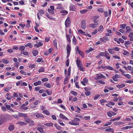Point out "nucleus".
<instances>
[{"label":"nucleus","mask_w":133,"mask_h":133,"mask_svg":"<svg viewBox=\"0 0 133 133\" xmlns=\"http://www.w3.org/2000/svg\"><path fill=\"white\" fill-rule=\"evenodd\" d=\"M80 121V119L78 118H74V119L71 120V121L69 122V124L72 125H78L79 124V123L77 122Z\"/></svg>","instance_id":"1"},{"label":"nucleus","mask_w":133,"mask_h":133,"mask_svg":"<svg viewBox=\"0 0 133 133\" xmlns=\"http://www.w3.org/2000/svg\"><path fill=\"white\" fill-rule=\"evenodd\" d=\"M18 116L25 118V121L28 123H29L30 121L28 117L27 116V114H26L22 112H19L18 113Z\"/></svg>","instance_id":"2"},{"label":"nucleus","mask_w":133,"mask_h":133,"mask_svg":"<svg viewBox=\"0 0 133 133\" xmlns=\"http://www.w3.org/2000/svg\"><path fill=\"white\" fill-rule=\"evenodd\" d=\"M70 18L68 17L66 19L65 22V25L66 27H69L70 26Z\"/></svg>","instance_id":"3"},{"label":"nucleus","mask_w":133,"mask_h":133,"mask_svg":"<svg viewBox=\"0 0 133 133\" xmlns=\"http://www.w3.org/2000/svg\"><path fill=\"white\" fill-rule=\"evenodd\" d=\"M81 27L82 29H85L86 27V22L84 20H83L81 23Z\"/></svg>","instance_id":"4"},{"label":"nucleus","mask_w":133,"mask_h":133,"mask_svg":"<svg viewBox=\"0 0 133 133\" xmlns=\"http://www.w3.org/2000/svg\"><path fill=\"white\" fill-rule=\"evenodd\" d=\"M111 11L110 10H109L108 11H106L104 12L105 16V17L108 16L111 14Z\"/></svg>","instance_id":"5"},{"label":"nucleus","mask_w":133,"mask_h":133,"mask_svg":"<svg viewBox=\"0 0 133 133\" xmlns=\"http://www.w3.org/2000/svg\"><path fill=\"white\" fill-rule=\"evenodd\" d=\"M97 77L98 78L97 79H100L102 78H105V77L103 76L102 74H97L96 75Z\"/></svg>","instance_id":"6"},{"label":"nucleus","mask_w":133,"mask_h":133,"mask_svg":"<svg viewBox=\"0 0 133 133\" xmlns=\"http://www.w3.org/2000/svg\"><path fill=\"white\" fill-rule=\"evenodd\" d=\"M71 50V48L70 45L68 44L66 46V50L67 54H69V53H70Z\"/></svg>","instance_id":"7"},{"label":"nucleus","mask_w":133,"mask_h":133,"mask_svg":"<svg viewBox=\"0 0 133 133\" xmlns=\"http://www.w3.org/2000/svg\"><path fill=\"white\" fill-rule=\"evenodd\" d=\"M60 117L62 119H65L66 120H68V119L65 116L62 114L61 113L59 115Z\"/></svg>","instance_id":"8"},{"label":"nucleus","mask_w":133,"mask_h":133,"mask_svg":"<svg viewBox=\"0 0 133 133\" xmlns=\"http://www.w3.org/2000/svg\"><path fill=\"white\" fill-rule=\"evenodd\" d=\"M34 116H35L36 117H42L44 118V116L41 114H35Z\"/></svg>","instance_id":"9"},{"label":"nucleus","mask_w":133,"mask_h":133,"mask_svg":"<svg viewBox=\"0 0 133 133\" xmlns=\"http://www.w3.org/2000/svg\"><path fill=\"white\" fill-rule=\"evenodd\" d=\"M125 85L124 84H122L121 85H116V87L119 89L125 87Z\"/></svg>","instance_id":"10"},{"label":"nucleus","mask_w":133,"mask_h":133,"mask_svg":"<svg viewBox=\"0 0 133 133\" xmlns=\"http://www.w3.org/2000/svg\"><path fill=\"white\" fill-rule=\"evenodd\" d=\"M15 128L12 125H10L9 126L8 129L10 131L13 130Z\"/></svg>","instance_id":"11"},{"label":"nucleus","mask_w":133,"mask_h":133,"mask_svg":"<svg viewBox=\"0 0 133 133\" xmlns=\"http://www.w3.org/2000/svg\"><path fill=\"white\" fill-rule=\"evenodd\" d=\"M115 104V103L109 101L108 104H106V105L108 107H110V106L107 105H114Z\"/></svg>","instance_id":"12"},{"label":"nucleus","mask_w":133,"mask_h":133,"mask_svg":"<svg viewBox=\"0 0 133 133\" xmlns=\"http://www.w3.org/2000/svg\"><path fill=\"white\" fill-rule=\"evenodd\" d=\"M98 25V23H96V24H90L89 25V26L90 27L94 28H95L96 26Z\"/></svg>","instance_id":"13"},{"label":"nucleus","mask_w":133,"mask_h":133,"mask_svg":"<svg viewBox=\"0 0 133 133\" xmlns=\"http://www.w3.org/2000/svg\"><path fill=\"white\" fill-rule=\"evenodd\" d=\"M107 51H105L104 52H100L98 54V55L99 56H105L107 53Z\"/></svg>","instance_id":"14"},{"label":"nucleus","mask_w":133,"mask_h":133,"mask_svg":"<svg viewBox=\"0 0 133 133\" xmlns=\"http://www.w3.org/2000/svg\"><path fill=\"white\" fill-rule=\"evenodd\" d=\"M17 124H20L21 125H26L27 123L22 121H19L18 122Z\"/></svg>","instance_id":"15"},{"label":"nucleus","mask_w":133,"mask_h":133,"mask_svg":"<svg viewBox=\"0 0 133 133\" xmlns=\"http://www.w3.org/2000/svg\"><path fill=\"white\" fill-rule=\"evenodd\" d=\"M53 124L52 123H49L44 124V125L48 127H52L53 126Z\"/></svg>","instance_id":"16"},{"label":"nucleus","mask_w":133,"mask_h":133,"mask_svg":"<svg viewBox=\"0 0 133 133\" xmlns=\"http://www.w3.org/2000/svg\"><path fill=\"white\" fill-rule=\"evenodd\" d=\"M69 78V77H66L65 78L64 81V84H66L68 83V80Z\"/></svg>","instance_id":"17"},{"label":"nucleus","mask_w":133,"mask_h":133,"mask_svg":"<svg viewBox=\"0 0 133 133\" xmlns=\"http://www.w3.org/2000/svg\"><path fill=\"white\" fill-rule=\"evenodd\" d=\"M25 46L26 47H29L30 48H31L33 47V45L31 43H28L26 44Z\"/></svg>","instance_id":"18"},{"label":"nucleus","mask_w":133,"mask_h":133,"mask_svg":"<svg viewBox=\"0 0 133 133\" xmlns=\"http://www.w3.org/2000/svg\"><path fill=\"white\" fill-rule=\"evenodd\" d=\"M78 32L79 34H81L84 35H85V32L81 29L78 30Z\"/></svg>","instance_id":"19"},{"label":"nucleus","mask_w":133,"mask_h":133,"mask_svg":"<svg viewBox=\"0 0 133 133\" xmlns=\"http://www.w3.org/2000/svg\"><path fill=\"white\" fill-rule=\"evenodd\" d=\"M123 124V122H116L114 123V124L115 125H120Z\"/></svg>","instance_id":"20"},{"label":"nucleus","mask_w":133,"mask_h":133,"mask_svg":"<svg viewBox=\"0 0 133 133\" xmlns=\"http://www.w3.org/2000/svg\"><path fill=\"white\" fill-rule=\"evenodd\" d=\"M39 12L37 13L39 14V15H41L42 14H44V11L42 10H39L38 11Z\"/></svg>","instance_id":"21"},{"label":"nucleus","mask_w":133,"mask_h":133,"mask_svg":"<svg viewBox=\"0 0 133 133\" xmlns=\"http://www.w3.org/2000/svg\"><path fill=\"white\" fill-rule=\"evenodd\" d=\"M81 61L79 60H78V59L76 60V64L77 66H79L81 65Z\"/></svg>","instance_id":"22"},{"label":"nucleus","mask_w":133,"mask_h":133,"mask_svg":"<svg viewBox=\"0 0 133 133\" xmlns=\"http://www.w3.org/2000/svg\"><path fill=\"white\" fill-rule=\"evenodd\" d=\"M72 42L73 44L75 45L76 44V40L74 36L73 38L72 39Z\"/></svg>","instance_id":"23"},{"label":"nucleus","mask_w":133,"mask_h":133,"mask_svg":"<svg viewBox=\"0 0 133 133\" xmlns=\"http://www.w3.org/2000/svg\"><path fill=\"white\" fill-rule=\"evenodd\" d=\"M32 53L34 56H36L38 54V51L36 50L33 51Z\"/></svg>","instance_id":"24"},{"label":"nucleus","mask_w":133,"mask_h":133,"mask_svg":"<svg viewBox=\"0 0 133 133\" xmlns=\"http://www.w3.org/2000/svg\"><path fill=\"white\" fill-rule=\"evenodd\" d=\"M43 113L47 115H50V112L49 111L47 110H45L43 111Z\"/></svg>","instance_id":"25"},{"label":"nucleus","mask_w":133,"mask_h":133,"mask_svg":"<svg viewBox=\"0 0 133 133\" xmlns=\"http://www.w3.org/2000/svg\"><path fill=\"white\" fill-rule=\"evenodd\" d=\"M126 29L127 30V32H129L131 30V29L130 27L129 26H127L126 27Z\"/></svg>","instance_id":"26"},{"label":"nucleus","mask_w":133,"mask_h":133,"mask_svg":"<svg viewBox=\"0 0 133 133\" xmlns=\"http://www.w3.org/2000/svg\"><path fill=\"white\" fill-rule=\"evenodd\" d=\"M105 131H110L112 132H114V130L110 128H108L106 129L105 130Z\"/></svg>","instance_id":"27"},{"label":"nucleus","mask_w":133,"mask_h":133,"mask_svg":"<svg viewBox=\"0 0 133 133\" xmlns=\"http://www.w3.org/2000/svg\"><path fill=\"white\" fill-rule=\"evenodd\" d=\"M66 37L68 42H71V40L70 39V35H66Z\"/></svg>","instance_id":"28"},{"label":"nucleus","mask_w":133,"mask_h":133,"mask_svg":"<svg viewBox=\"0 0 133 133\" xmlns=\"http://www.w3.org/2000/svg\"><path fill=\"white\" fill-rule=\"evenodd\" d=\"M78 53L80 55H81L82 58L84 57V53L83 51H79L78 52Z\"/></svg>","instance_id":"29"},{"label":"nucleus","mask_w":133,"mask_h":133,"mask_svg":"<svg viewBox=\"0 0 133 133\" xmlns=\"http://www.w3.org/2000/svg\"><path fill=\"white\" fill-rule=\"evenodd\" d=\"M44 71V68L43 67H42L38 70V72L40 73L41 72H43Z\"/></svg>","instance_id":"30"},{"label":"nucleus","mask_w":133,"mask_h":133,"mask_svg":"<svg viewBox=\"0 0 133 133\" xmlns=\"http://www.w3.org/2000/svg\"><path fill=\"white\" fill-rule=\"evenodd\" d=\"M106 69H108L111 70H114L113 68L110 66H107L106 67Z\"/></svg>","instance_id":"31"},{"label":"nucleus","mask_w":133,"mask_h":133,"mask_svg":"<svg viewBox=\"0 0 133 133\" xmlns=\"http://www.w3.org/2000/svg\"><path fill=\"white\" fill-rule=\"evenodd\" d=\"M48 11L49 13L52 14H54V12L53 10L48 9Z\"/></svg>","instance_id":"32"},{"label":"nucleus","mask_w":133,"mask_h":133,"mask_svg":"<svg viewBox=\"0 0 133 133\" xmlns=\"http://www.w3.org/2000/svg\"><path fill=\"white\" fill-rule=\"evenodd\" d=\"M37 130L41 133H43V130L42 128H38Z\"/></svg>","instance_id":"33"},{"label":"nucleus","mask_w":133,"mask_h":133,"mask_svg":"<svg viewBox=\"0 0 133 133\" xmlns=\"http://www.w3.org/2000/svg\"><path fill=\"white\" fill-rule=\"evenodd\" d=\"M123 51L124 52L123 53V55H128L129 54V52H128L127 51L125 50H124Z\"/></svg>","instance_id":"34"},{"label":"nucleus","mask_w":133,"mask_h":133,"mask_svg":"<svg viewBox=\"0 0 133 133\" xmlns=\"http://www.w3.org/2000/svg\"><path fill=\"white\" fill-rule=\"evenodd\" d=\"M112 112L109 111L107 113V115L109 117H111L112 116Z\"/></svg>","instance_id":"35"},{"label":"nucleus","mask_w":133,"mask_h":133,"mask_svg":"<svg viewBox=\"0 0 133 133\" xmlns=\"http://www.w3.org/2000/svg\"><path fill=\"white\" fill-rule=\"evenodd\" d=\"M78 67L79 68V69L80 70L83 71H84V68L81 65H80L79 66H78Z\"/></svg>","instance_id":"36"},{"label":"nucleus","mask_w":133,"mask_h":133,"mask_svg":"<svg viewBox=\"0 0 133 133\" xmlns=\"http://www.w3.org/2000/svg\"><path fill=\"white\" fill-rule=\"evenodd\" d=\"M114 50V49L113 48L112 49H108V51H109V53H110V54H113L114 53V52L113 51Z\"/></svg>","instance_id":"37"},{"label":"nucleus","mask_w":133,"mask_h":133,"mask_svg":"<svg viewBox=\"0 0 133 133\" xmlns=\"http://www.w3.org/2000/svg\"><path fill=\"white\" fill-rule=\"evenodd\" d=\"M98 84H99L101 83L102 84H105V82H103L102 80H99L97 81V82Z\"/></svg>","instance_id":"38"},{"label":"nucleus","mask_w":133,"mask_h":133,"mask_svg":"<svg viewBox=\"0 0 133 133\" xmlns=\"http://www.w3.org/2000/svg\"><path fill=\"white\" fill-rule=\"evenodd\" d=\"M103 26L102 25H100L98 28V30L99 31H102L103 30Z\"/></svg>","instance_id":"39"},{"label":"nucleus","mask_w":133,"mask_h":133,"mask_svg":"<svg viewBox=\"0 0 133 133\" xmlns=\"http://www.w3.org/2000/svg\"><path fill=\"white\" fill-rule=\"evenodd\" d=\"M123 75H124L128 79H130L131 78L129 74H123Z\"/></svg>","instance_id":"40"},{"label":"nucleus","mask_w":133,"mask_h":133,"mask_svg":"<svg viewBox=\"0 0 133 133\" xmlns=\"http://www.w3.org/2000/svg\"><path fill=\"white\" fill-rule=\"evenodd\" d=\"M128 69L130 71H132L133 70V67L131 66H128L127 67Z\"/></svg>","instance_id":"41"},{"label":"nucleus","mask_w":133,"mask_h":133,"mask_svg":"<svg viewBox=\"0 0 133 133\" xmlns=\"http://www.w3.org/2000/svg\"><path fill=\"white\" fill-rule=\"evenodd\" d=\"M12 116L16 119H19V117L16 114H14L12 115Z\"/></svg>","instance_id":"42"},{"label":"nucleus","mask_w":133,"mask_h":133,"mask_svg":"<svg viewBox=\"0 0 133 133\" xmlns=\"http://www.w3.org/2000/svg\"><path fill=\"white\" fill-rule=\"evenodd\" d=\"M91 94V91H89L88 92H85V94L87 96H88Z\"/></svg>","instance_id":"43"},{"label":"nucleus","mask_w":133,"mask_h":133,"mask_svg":"<svg viewBox=\"0 0 133 133\" xmlns=\"http://www.w3.org/2000/svg\"><path fill=\"white\" fill-rule=\"evenodd\" d=\"M12 88V87H9L8 88H5L4 89V91H8L9 90L11 89Z\"/></svg>","instance_id":"44"},{"label":"nucleus","mask_w":133,"mask_h":133,"mask_svg":"<svg viewBox=\"0 0 133 133\" xmlns=\"http://www.w3.org/2000/svg\"><path fill=\"white\" fill-rule=\"evenodd\" d=\"M36 65L34 64H30L29 65V68H35Z\"/></svg>","instance_id":"45"},{"label":"nucleus","mask_w":133,"mask_h":133,"mask_svg":"<svg viewBox=\"0 0 133 133\" xmlns=\"http://www.w3.org/2000/svg\"><path fill=\"white\" fill-rule=\"evenodd\" d=\"M46 16L50 20H52L54 19L53 18L51 17V16L49 15H46Z\"/></svg>","instance_id":"46"},{"label":"nucleus","mask_w":133,"mask_h":133,"mask_svg":"<svg viewBox=\"0 0 133 133\" xmlns=\"http://www.w3.org/2000/svg\"><path fill=\"white\" fill-rule=\"evenodd\" d=\"M3 62L4 63L7 64L9 63V61L7 60L4 59L3 60Z\"/></svg>","instance_id":"47"},{"label":"nucleus","mask_w":133,"mask_h":133,"mask_svg":"<svg viewBox=\"0 0 133 133\" xmlns=\"http://www.w3.org/2000/svg\"><path fill=\"white\" fill-rule=\"evenodd\" d=\"M71 93L72 94L75 96H76L78 94V93L77 92L73 91H71Z\"/></svg>","instance_id":"48"},{"label":"nucleus","mask_w":133,"mask_h":133,"mask_svg":"<svg viewBox=\"0 0 133 133\" xmlns=\"http://www.w3.org/2000/svg\"><path fill=\"white\" fill-rule=\"evenodd\" d=\"M100 95L99 94H97L95 95V96L94 98V100H96L99 97H100Z\"/></svg>","instance_id":"49"},{"label":"nucleus","mask_w":133,"mask_h":133,"mask_svg":"<svg viewBox=\"0 0 133 133\" xmlns=\"http://www.w3.org/2000/svg\"><path fill=\"white\" fill-rule=\"evenodd\" d=\"M97 10L98 11L101 12H103L104 11L103 9L102 8L98 9H97Z\"/></svg>","instance_id":"50"},{"label":"nucleus","mask_w":133,"mask_h":133,"mask_svg":"<svg viewBox=\"0 0 133 133\" xmlns=\"http://www.w3.org/2000/svg\"><path fill=\"white\" fill-rule=\"evenodd\" d=\"M69 59H67L66 61V65L68 66L69 65Z\"/></svg>","instance_id":"51"},{"label":"nucleus","mask_w":133,"mask_h":133,"mask_svg":"<svg viewBox=\"0 0 133 133\" xmlns=\"http://www.w3.org/2000/svg\"><path fill=\"white\" fill-rule=\"evenodd\" d=\"M109 54L108 53H107L106 54L105 57H106L108 59H110V57L109 56Z\"/></svg>","instance_id":"52"},{"label":"nucleus","mask_w":133,"mask_h":133,"mask_svg":"<svg viewBox=\"0 0 133 133\" xmlns=\"http://www.w3.org/2000/svg\"><path fill=\"white\" fill-rule=\"evenodd\" d=\"M130 43V42L129 41H126L125 43V45L126 47H127V45H128Z\"/></svg>","instance_id":"53"},{"label":"nucleus","mask_w":133,"mask_h":133,"mask_svg":"<svg viewBox=\"0 0 133 133\" xmlns=\"http://www.w3.org/2000/svg\"><path fill=\"white\" fill-rule=\"evenodd\" d=\"M54 45L55 46H56L57 45V40L56 39L54 40L53 41Z\"/></svg>","instance_id":"54"},{"label":"nucleus","mask_w":133,"mask_h":133,"mask_svg":"<svg viewBox=\"0 0 133 133\" xmlns=\"http://www.w3.org/2000/svg\"><path fill=\"white\" fill-rule=\"evenodd\" d=\"M21 86H26L27 85V83L25 82H23V83H21Z\"/></svg>","instance_id":"55"},{"label":"nucleus","mask_w":133,"mask_h":133,"mask_svg":"<svg viewBox=\"0 0 133 133\" xmlns=\"http://www.w3.org/2000/svg\"><path fill=\"white\" fill-rule=\"evenodd\" d=\"M62 121L61 120H59L58 122L59 124L62 126L64 125V124L62 122Z\"/></svg>","instance_id":"56"},{"label":"nucleus","mask_w":133,"mask_h":133,"mask_svg":"<svg viewBox=\"0 0 133 133\" xmlns=\"http://www.w3.org/2000/svg\"><path fill=\"white\" fill-rule=\"evenodd\" d=\"M83 81L84 83L87 84L88 83V79L86 78H85L83 79Z\"/></svg>","instance_id":"57"},{"label":"nucleus","mask_w":133,"mask_h":133,"mask_svg":"<svg viewBox=\"0 0 133 133\" xmlns=\"http://www.w3.org/2000/svg\"><path fill=\"white\" fill-rule=\"evenodd\" d=\"M126 24H122L121 25V28L123 29H124L125 27L126 26Z\"/></svg>","instance_id":"58"},{"label":"nucleus","mask_w":133,"mask_h":133,"mask_svg":"<svg viewBox=\"0 0 133 133\" xmlns=\"http://www.w3.org/2000/svg\"><path fill=\"white\" fill-rule=\"evenodd\" d=\"M107 102V101L106 100L104 99H102L100 101V102L101 103H105Z\"/></svg>","instance_id":"59"},{"label":"nucleus","mask_w":133,"mask_h":133,"mask_svg":"<svg viewBox=\"0 0 133 133\" xmlns=\"http://www.w3.org/2000/svg\"><path fill=\"white\" fill-rule=\"evenodd\" d=\"M114 41H115L117 42V43L118 44H119L120 43L119 41L118 40V39L117 38H114Z\"/></svg>","instance_id":"60"},{"label":"nucleus","mask_w":133,"mask_h":133,"mask_svg":"<svg viewBox=\"0 0 133 133\" xmlns=\"http://www.w3.org/2000/svg\"><path fill=\"white\" fill-rule=\"evenodd\" d=\"M48 79L47 78H44L42 79L41 80L42 81L44 82L47 81H48Z\"/></svg>","instance_id":"61"},{"label":"nucleus","mask_w":133,"mask_h":133,"mask_svg":"<svg viewBox=\"0 0 133 133\" xmlns=\"http://www.w3.org/2000/svg\"><path fill=\"white\" fill-rule=\"evenodd\" d=\"M20 72L22 74L24 75H26V72L23 70L20 71Z\"/></svg>","instance_id":"62"},{"label":"nucleus","mask_w":133,"mask_h":133,"mask_svg":"<svg viewBox=\"0 0 133 133\" xmlns=\"http://www.w3.org/2000/svg\"><path fill=\"white\" fill-rule=\"evenodd\" d=\"M112 79H113L115 81H117L118 79L116 77H115L114 76L112 77Z\"/></svg>","instance_id":"63"},{"label":"nucleus","mask_w":133,"mask_h":133,"mask_svg":"<svg viewBox=\"0 0 133 133\" xmlns=\"http://www.w3.org/2000/svg\"><path fill=\"white\" fill-rule=\"evenodd\" d=\"M133 36V32L130 33L128 35V36L130 38H132V36Z\"/></svg>","instance_id":"64"}]
</instances>
